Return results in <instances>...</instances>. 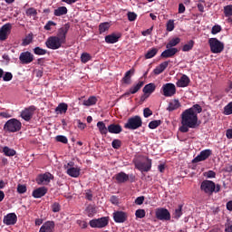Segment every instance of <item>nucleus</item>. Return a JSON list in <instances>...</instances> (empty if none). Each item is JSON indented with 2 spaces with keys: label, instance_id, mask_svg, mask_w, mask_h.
<instances>
[{
  "label": "nucleus",
  "instance_id": "44",
  "mask_svg": "<svg viewBox=\"0 0 232 232\" xmlns=\"http://www.w3.org/2000/svg\"><path fill=\"white\" fill-rule=\"evenodd\" d=\"M33 52L35 55H46V53H48V51H46L45 49H43L41 47H35L33 50Z\"/></svg>",
  "mask_w": 232,
  "mask_h": 232
},
{
  "label": "nucleus",
  "instance_id": "2",
  "mask_svg": "<svg viewBox=\"0 0 232 232\" xmlns=\"http://www.w3.org/2000/svg\"><path fill=\"white\" fill-rule=\"evenodd\" d=\"M70 31V24H65L63 27L59 28L56 35L50 36L45 41V46L49 50H59L63 44H66V35Z\"/></svg>",
  "mask_w": 232,
  "mask_h": 232
},
{
  "label": "nucleus",
  "instance_id": "54",
  "mask_svg": "<svg viewBox=\"0 0 232 232\" xmlns=\"http://www.w3.org/2000/svg\"><path fill=\"white\" fill-rule=\"evenodd\" d=\"M26 185H22V184H18L17 186V193H19L20 195H23L24 193H26Z\"/></svg>",
  "mask_w": 232,
  "mask_h": 232
},
{
  "label": "nucleus",
  "instance_id": "43",
  "mask_svg": "<svg viewBox=\"0 0 232 232\" xmlns=\"http://www.w3.org/2000/svg\"><path fill=\"white\" fill-rule=\"evenodd\" d=\"M194 44L195 42L193 40H190L188 44L183 45L182 52H189L190 50H193Z\"/></svg>",
  "mask_w": 232,
  "mask_h": 232
},
{
  "label": "nucleus",
  "instance_id": "33",
  "mask_svg": "<svg viewBox=\"0 0 232 232\" xmlns=\"http://www.w3.org/2000/svg\"><path fill=\"white\" fill-rule=\"evenodd\" d=\"M97 104V97L90 96L88 100L83 101V106H95Z\"/></svg>",
  "mask_w": 232,
  "mask_h": 232
},
{
  "label": "nucleus",
  "instance_id": "61",
  "mask_svg": "<svg viewBox=\"0 0 232 232\" xmlns=\"http://www.w3.org/2000/svg\"><path fill=\"white\" fill-rule=\"evenodd\" d=\"M206 177L207 179H215V177H217V173H215L213 170H208L206 172Z\"/></svg>",
  "mask_w": 232,
  "mask_h": 232
},
{
  "label": "nucleus",
  "instance_id": "56",
  "mask_svg": "<svg viewBox=\"0 0 232 232\" xmlns=\"http://www.w3.org/2000/svg\"><path fill=\"white\" fill-rule=\"evenodd\" d=\"M219 32H222V27L220 25H214L211 30V34L217 35Z\"/></svg>",
  "mask_w": 232,
  "mask_h": 232
},
{
  "label": "nucleus",
  "instance_id": "40",
  "mask_svg": "<svg viewBox=\"0 0 232 232\" xmlns=\"http://www.w3.org/2000/svg\"><path fill=\"white\" fill-rule=\"evenodd\" d=\"M179 43L180 38H173L166 44V48H175L174 46H177V44H179Z\"/></svg>",
  "mask_w": 232,
  "mask_h": 232
},
{
  "label": "nucleus",
  "instance_id": "46",
  "mask_svg": "<svg viewBox=\"0 0 232 232\" xmlns=\"http://www.w3.org/2000/svg\"><path fill=\"white\" fill-rule=\"evenodd\" d=\"M224 115H232V102L224 107Z\"/></svg>",
  "mask_w": 232,
  "mask_h": 232
},
{
  "label": "nucleus",
  "instance_id": "11",
  "mask_svg": "<svg viewBox=\"0 0 232 232\" xmlns=\"http://www.w3.org/2000/svg\"><path fill=\"white\" fill-rule=\"evenodd\" d=\"M211 155H213V150L209 149L204 150L192 160V163L197 164L198 162H203V160H208V159H209Z\"/></svg>",
  "mask_w": 232,
  "mask_h": 232
},
{
  "label": "nucleus",
  "instance_id": "6",
  "mask_svg": "<svg viewBox=\"0 0 232 232\" xmlns=\"http://www.w3.org/2000/svg\"><path fill=\"white\" fill-rule=\"evenodd\" d=\"M108 224H110V218L108 217L94 218L89 222V226H91L92 228L98 229H102V227H106Z\"/></svg>",
  "mask_w": 232,
  "mask_h": 232
},
{
  "label": "nucleus",
  "instance_id": "41",
  "mask_svg": "<svg viewBox=\"0 0 232 232\" xmlns=\"http://www.w3.org/2000/svg\"><path fill=\"white\" fill-rule=\"evenodd\" d=\"M172 216H173V218H175L176 220H179V218L182 217V205H179V208L175 209Z\"/></svg>",
  "mask_w": 232,
  "mask_h": 232
},
{
  "label": "nucleus",
  "instance_id": "28",
  "mask_svg": "<svg viewBox=\"0 0 232 232\" xmlns=\"http://www.w3.org/2000/svg\"><path fill=\"white\" fill-rule=\"evenodd\" d=\"M155 90H157V85H155L153 82H150L144 86L142 92L145 93V95H151Z\"/></svg>",
  "mask_w": 232,
  "mask_h": 232
},
{
  "label": "nucleus",
  "instance_id": "7",
  "mask_svg": "<svg viewBox=\"0 0 232 232\" xmlns=\"http://www.w3.org/2000/svg\"><path fill=\"white\" fill-rule=\"evenodd\" d=\"M200 190L203 191L205 195L211 197V195L215 193V182L208 179L203 180L200 185Z\"/></svg>",
  "mask_w": 232,
  "mask_h": 232
},
{
  "label": "nucleus",
  "instance_id": "50",
  "mask_svg": "<svg viewBox=\"0 0 232 232\" xmlns=\"http://www.w3.org/2000/svg\"><path fill=\"white\" fill-rule=\"evenodd\" d=\"M2 77H3V81H5V82H8L12 81V79H14V74H12V72H7Z\"/></svg>",
  "mask_w": 232,
  "mask_h": 232
},
{
  "label": "nucleus",
  "instance_id": "34",
  "mask_svg": "<svg viewBox=\"0 0 232 232\" xmlns=\"http://www.w3.org/2000/svg\"><path fill=\"white\" fill-rule=\"evenodd\" d=\"M34 41V34H28L22 41V46H28Z\"/></svg>",
  "mask_w": 232,
  "mask_h": 232
},
{
  "label": "nucleus",
  "instance_id": "29",
  "mask_svg": "<svg viewBox=\"0 0 232 232\" xmlns=\"http://www.w3.org/2000/svg\"><path fill=\"white\" fill-rule=\"evenodd\" d=\"M97 128L101 135H102L103 137H106V135H108V132H109L108 127H106V123H104V121H98Z\"/></svg>",
  "mask_w": 232,
  "mask_h": 232
},
{
  "label": "nucleus",
  "instance_id": "26",
  "mask_svg": "<svg viewBox=\"0 0 232 232\" xmlns=\"http://www.w3.org/2000/svg\"><path fill=\"white\" fill-rule=\"evenodd\" d=\"M134 73H135V69H130L127 71L121 79V82H123V84H131V75H134Z\"/></svg>",
  "mask_w": 232,
  "mask_h": 232
},
{
  "label": "nucleus",
  "instance_id": "17",
  "mask_svg": "<svg viewBox=\"0 0 232 232\" xmlns=\"http://www.w3.org/2000/svg\"><path fill=\"white\" fill-rule=\"evenodd\" d=\"M3 222L5 226H14V224H17V215L15 213H9L4 217Z\"/></svg>",
  "mask_w": 232,
  "mask_h": 232
},
{
  "label": "nucleus",
  "instance_id": "5",
  "mask_svg": "<svg viewBox=\"0 0 232 232\" xmlns=\"http://www.w3.org/2000/svg\"><path fill=\"white\" fill-rule=\"evenodd\" d=\"M208 45L212 53H222L224 52V43L217 38H209Z\"/></svg>",
  "mask_w": 232,
  "mask_h": 232
},
{
  "label": "nucleus",
  "instance_id": "59",
  "mask_svg": "<svg viewBox=\"0 0 232 232\" xmlns=\"http://www.w3.org/2000/svg\"><path fill=\"white\" fill-rule=\"evenodd\" d=\"M128 15V20L130 21V22H133L137 19V14L133 13V12H129L127 14Z\"/></svg>",
  "mask_w": 232,
  "mask_h": 232
},
{
  "label": "nucleus",
  "instance_id": "63",
  "mask_svg": "<svg viewBox=\"0 0 232 232\" xmlns=\"http://www.w3.org/2000/svg\"><path fill=\"white\" fill-rule=\"evenodd\" d=\"M110 202H111V204H114V206H117V204H119V198L117 196H111L110 198Z\"/></svg>",
  "mask_w": 232,
  "mask_h": 232
},
{
  "label": "nucleus",
  "instance_id": "20",
  "mask_svg": "<svg viewBox=\"0 0 232 232\" xmlns=\"http://www.w3.org/2000/svg\"><path fill=\"white\" fill-rule=\"evenodd\" d=\"M179 53V49L178 48H167V50L163 51L160 54V57L162 59H169L170 57H173Z\"/></svg>",
  "mask_w": 232,
  "mask_h": 232
},
{
  "label": "nucleus",
  "instance_id": "1",
  "mask_svg": "<svg viewBox=\"0 0 232 232\" xmlns=\"http://www.w3.org/2000/svg\"><path fill=\"white\" fill-rule=\"evenodd\" d=\"M198 113H202V106L195 104L192 107L186 109L181 113V124L190 127L192 130L198 128Z\"/></svg>",
  "mask_w": 232,
  "mask_h": 232
},
{
  "label": "nucleus",
  "instance_id": "10",
  "mask_svg": "<svg viewBox=\"0 0 232 232\" xmlns=\"http://www.w3.org/2000/svg\"><path fill=\"white\" fill-rule=\"evenodd\" d=\"M37 108L34 105H31L21 111L20 117L26 122H30Z\"/></svg>",
  "mask_w": 232,
  "mask_h": 232
},
{
  "label": "nucleus",
  "instance_id": "19",
  "mask_svg": "<svg viewBox=\"0 0 232 232\" xmlns=\"http://www.w3.org/2000/svg\"><path fill=\"white\" fill-rule=\"evenodd\" d=\"M55 231V222L46 221L40 227L39 232H53Z\"/></svg>",
  "mask_w": 232,
  "mask_h": 232
},
{
  "label": "nucleus",
  "instance_id": "31",
  "mask_svg": "<svg viewBox=\"0 0 232 232\" xmlns=\"http://www.w3.org/2000/svg\"><path fill=\"white\" fill-rule=\"evenodd\" d=\"M68 14V8L66 6H60L56 9H54L53 15L55 17H61L62 15H66Z\"/></svg>",
  "mask_w": 232,
  "mask_h": 232
},
{
  "label": "nucleus",
  "instance_id": "62",
  "mask_svg": "<svg viewBox=\"0 0 232 232\" xmlns=\"http://www.w3.org/2000/svg\"><path fill=\"white\" fill-rule=\"evenodd\" d=\"M189 126L182 124V126L179 128V131H181V133H188V131H189Z\"/></svg>",
  "mask_w": 232,
  "mask_h": 232
},
{
  "label": "nucleus",
  "instance_id": "36",
  "mask_svg": "<svg viewBox=\"0 0 232 232\" xmlns=\"http://www.w3.org/2000/svg\"><path fill=\"white\" fill-rule=\"evenodd\" d=\"M55 111L58 113H66V111H68V104L62 102L60 103L56 109Z\"/></svg>",
  "mask_w": 232,
  "mask_h": 232
},
{
  "label": "nucleus",
  "instance_id": "45",
  "mask_svg": "<svg viewBox=\"0 0 232 232\" xmlns=\"http://www.w3.org/2000/svg\"><path fill=\"white\" fill-rule=\"evenodd\" d=\"M81 61H82V63L86 64V63H88V61H92V55H90V53H82L81 55Z\"/></svg>",
  "mask_w": 232,
  "mask_h": 232
},
{
  "label": "nucleus",
  "instance_id": "15",
  "mask_svg": "<svg viewBox=\"0 0 232 232\" xmlns=\"http://www.w3.org/2000/svg\"><path fill=\"white\" fill-rule=\"evenodd\" d=\"M112 217L116 224H124L128 220V214L121 210L113 212Z\"/></svg>",
  "mask_w": 232,
  "mask_h": 232
},
{
  "label": "nucleus",
  "instance_id": "48",
  "mask_svg": "<svg viewBox=\"0 0 232 232\" xmlns=\"http://www.w3.org/2000/svg\"><path fill=\"white\" fill-rule=\"evenodd\" d=\"M225 17H231L232 15V5L224 7Z\"/></svg>",
  "mask_w": 232,
  "mask_h": 232
},
{
  "label": "nucleus",
  "instance_id": "47",
  "mask_svg": "<svg viewBox=\"0 0 232 232\" xmlns=\"http://www.w3.org/2000/svg\"><path fill=\"white\" fill-rule=\"evenodd\" d=\"M25 14L27 15V17L35 16V15H37V9H35L34 7L28 8L25 11Z\"/></svg>",
  "mask_w": 232,
  "mask_h": 232
},
{
  "label": "nucleus",
  "instance_id": "23",
  "mask_svg": "<svg viewBox=\"0 0 232 232\" xmlns=\"http://www.w3.org/2000/svg\"><path fill=\"white\" fill-rule=\"evenodd\" d=\"M121 37V34H111L105 36V43L107 44H115V43H119V38Z\"/></svg>",
  "mask_w": 232,
  "mask_h": 232
},
{
  "label": "nucleus",
  "instance_id": "13",
  "mask_svg": "<svg viewBox=\"0 0 232 232\" xmlns=\"http://www.w3.org/2000/svg\"><path fill=\"white\" fill-rule=\"evenodd\" d=\"M34 56L29 51L23 52L19 55V61L21 64H30L34 63Z\"/></svg>",
  "mask_w": 232,
  "mask_h": 232
},
{
  "label": "nucleus",
  "instance_id": "24",
  "mask_svg": "<svg viewBox=\"0 0 232 232\" xmlns=\"http://www.w3.org/2000/svg\"><path fill=\"white\" fill-rule=\"evenodd\" d=\"M115 179L118 184H124V182H128L130 180V176L121 171L115 175Z\"/></svg>",
  "mask_w": 232,
  "mask_h": 232
},
{
  "label": "nucleus",
  "instance_id": "42",
  "mask_svg": "<svg viewBox=\"0 0 232 232\" xmlns=\"http://www.w3.org/2000/svg\"><path fill=\"white\" fill-rule=\"evenodd\" d=\"M110 30V24L109 23H102L99 25V32L100 34H104V32H108Z\"/></svg>",
  "mask_w": 232,
  "mask_h": 232
},
{
  "label": "nucleus",
  "instance_id": "52",
  "mask_svg": "<svg viewBox=\"0 0 232 232\" xmlns=\"http://www.w3.org/2000/svg\"><path fill=\"white\" fill-rule=\"evenodd\" d=\"M111 146L114 150H119V148L122 146V141H121V140H113L111 142Z\"/></svg>",
  "mask_w": 232,
  "mask_h": 232
},
{
  "label": "nucleus",
  "instance_id": "18",
  "mask_svg": "<svg viewBox=\"0 0 232 232\" xmlns=\"http://www.w3.org/2000/svg\"><path fill=\"white\" fill-rule=\"evenodd\" d=\"M189 82H191L189 77L183 74L176 82V86H178V88H188V86H189Z\"/></svg>",
  "mask_w": 232,
  "mask_h": 232
},
{
  "label": "nucleus",
  "instance_id": "22",
  "mask_svg": "<svg viewBox=\"0 0 232 232\" xmlns=\"http://www.w3.org/2000/svg\"><path fill=\"white\" fill-rule=\"evenodd\" d=\"M109 133H112L114 135H119L122 131V126L121 124L112 123L108 126Z\"/></svg>",
  "mask_w": 232,
  "mask_h": 232
},
{
  "label": "nucleus",
  "instance_id": "60",
  "mask_svg": "<svg viewBox=\"0 0 232 232\" xmlns=\"http://www.w3.org/2000/svg\"><path fill=\"white\" fill-rule=\"evenodd\" d=\"M135 204H137V206H142V204H144V196L138 197L135 199Z\"/></svg>",
  "mask_w": 232,
  "mask_h": 232
},
{
  "label": "nucleus",
  "instance_id": "30",
  "mask_svg": "<svg viewBox=\"0 0 232 232\" xmlns=\"http://www.w3.org/2000/svg\"><path fill=\"white\" fill-rule=\"evenodd\" d=\"M180 106V102H179V100H173L169 102L167 111H175V110H179Z\"/></svg>",
  "mask_w": 232,
  "mask_h": 232
},
{
  "label": "nucleus",
  "instance_id": "55",
  "mask_svg": "<svg viewBox=\"0 0 232 232\" xmlns=\"http://www.w3.org/2000/svg\"><path fill=\"white\" fill-rule=\"evenodd\" d=\"M52 211L53 213H59L61 211V204H59V202H54L52 205Z\"/></svg>",
  "mask_w": 232,
  "mask_h": 232
},
{
  "label": "nucleus",
  "instance_id": "35",
  "mask_svg": "<svg viewBox=\"0 0 232 232\" xmlns=\"http://www.w3.org/2000/svg\"><path fill=\"white\" fill-rule=\"evenodd\" d=\"M3 153L5 155V157H14L16 155V151L14 149H10L9 147L5 146L3 148Z\"/></svg>",
  "mask_w": 232,
  "mask_h": 232
},
{
  "label": "nucleus",
  "instance_id": "39",
  "mask_svg": "<svg viewBox=\"0 0 232 232\" xmlns=\"http://www.w3.org/2000/svg\"><path fill=\"white\" fill-rule=\"evenodd\" d=\"M161 124H162V121L154 120L149 123V128L150 130H157V128H159V126H160Z\"/></svg>",
  "mask_w": 232,
  "mask_h": 232
},
{
  "label": "nucleus",
  "instance_id": "27",
  "mask_svg": "<svg viewBox=\"0 0 232 232\" xmlns=\"http://www.w3.org/2000/svg\"><path fill=\"white\" fill-rule=\"evenodd\" d=\"M168 66H169V61L163 62L153 70V73L155 75H160Z\"/></svg>",
  "mask_w": 232,
  "mask_h": 232
},
{
  "label": "nucleus",
  "instance_id": "64",
  "mask_svg": "<svg viewBox=\"0 0 232 232\" xmlns=\"http://www.w3.org/2000/svg\"><path fill=\"white\" fill-rule=\"evenodd\" d=\"M225 232H232V223L225 225Z\"/></svg>",
  "mask_w": 232,
  "mask_h": 232
},
{
  "label": "nucleus",
  "instance_id": "37",
  "mask_svg": "<svg viewBox=\"0 0 232 232\" xmlns=\"http://www.w3.org/2000/svg\"><path fill=\"white\" fill-rule=\"evenodd\" d=\"M157 53H159V49L152 48V49L149 50L147 52V53H145V59H153V57H155V55H157Z\"/></svg>",
  "mask_w": 232,
  "mask_h": 232
},
{
  "label": "nucleus",
  "instance_id": "25",
  "mask_svg": "<svg viewBox=\"0 0 232 232\" xmlns=\"http://www.w3.org/2000/svg\"><path fill=\"white\" fill-rule=\"evenodd\" d=\"M66 173L67 175H69V177H72V179H78V177L81 175V168L74 167L67 169Z\"/></svg>",
  "mask_w": 232,
  "mask_h": 232
},
{
  "label": "nucleus",
  "instance_id": "58",
  "mask_svg": "<svg viewBox=\"0 0 232 232\" xmlns=\"http://www.w3.org/2000/svg\"><path fill=\"white\" fill-rule=\"evenodd\" d=\"M52 26H57V24L53 21H48L47 24L44 25V30H52Z\"/></svg>",
  "mask_w": 232,
  "mask_h": 232
},
{
  "label": "nucleus",
  "instance_id": "53",
  "mask_svg": "<svg viewBox=\"0 0 232 232\" xmlns=\"http://www.w3.org/2000/svg\"><path fill=\"white\" fill-rule=\"evenodd\" d=\"M135 215L137 218H144V217H146V210L137 209Z\"/></svg>",
  "mask_w": 232,
  "mask_h": 232
},
{
  "label": "nucleus",
  "instance_id": "3",
  "mask_svg": "<svg viewBox=\"0 0 232 232\" xmlns=\"http://www.w3.org/2000/svg\"><path fill=\"white\" fill-rule=\"evenodd\" d=\"M21 128H23V123L19 120L13 118L5 123L4 131H7V133H17V131H21Z\"/></svg>",
  "mask_w": 232,
  "mask_h": 232
},
{
  "label": "nucleus",
  "instance_id": "14",
  "mask_svg": "<svg viewBox=\"0 0 232 232\" xmlns=\"http://www.w3.org/2000/svg\"><path fill=\"white\" fill-rule=\"evenodd\" d=\"M10 34H12V24L10 23L5 24L0 28V41H6Z\"/></svg>",
  "mask_w": 232,
  "mask_h": 232
},
{
  "label": "nucleus",
  "instance_id": "38",
  "mask_svg": "<svg viewBox=\"0 0 232 232\" xmlns=\"http://www.w3.org/2000/svg\"><path fill=\"white\" fill-rule=\"evenodd\" d=\"M87 216L92 218L97 214V208L93 206H88L85 209Z\"/></svg>",
  "mask_w": 232,
  "mask_h": 232
},
{
  "label": "nucleus",
  "instance_id": "57",
  "mask_svg": "<svg viewBox=\"0 0 232 232\" xmlns=\"http://www.w3.org/2000/svg\"><path fill=\"white\" fill-rule=\"evenodd\" d=\"M151 115H153V111H151V109L145 108L143 110V117H145V119H148V117H151Z\"/></svg>",
  "mask_w": 232,
  "mask_h": 232
},
{
  "label": "nucleus",
  "instance_id": "12",
  "mask_svg": "<svg viewBox=\"0 0 232 232\" xmlns=\"http://www.w3.org/2000/svg\"><path fill=\"white\" fill-rule=\"evenodd\" d=\"M135 168L141 173H148L151 169V160L147 159L145 161H137L135 162Z\"/></svg>",
  "mask_w": 232,
  "mask_h": 232
},
{
  "label": "nucleus",
  "instance_id": "32",
  "mask_svg": "<svg viewBox=\"0 0 232 232\" xmlns=\"http://www.w3.org/2000/svg\"><path fill=\"white\" fill-rule=\"evenodd\" d=\"M143 86L144 82H139L137 84H134L130 88L129 94L131 93V95H135V93H137V92H139V90H140V88H142Z\"/></svg>",
  "mask_w": 232,
  "mask_h": 232
},
{
  "label": "nucleus",
  "instance_id": "16",
  "mask_svg": "<svg viewBox=\"0 0 232 232\" xmlns=\"http://www.w3.org/2000/svg\"><path fill=\"white\" fill-rule=\"evenodd\" d=\"M53 180V175L50 172L39 175L37 179V184H50Z\"/></svg>",
  "mask_w": 232,
  "mask_h": 232
},
{
  "label": "nucleus",
  "instance_id": "51",
  "mask_svg": "<svg viewBox=\"0 0 232 232\" xmlns=\"http://www.w3.org/2000/svg\"><path fill=\"white\" fill-rule=\"evenodd\" d=\"M173 30H175V22L169 20L167 23V32H173Z\"/></svg>",
  "mask_w": 232,
  "mask_h": 232
},
{
  "label": "nucleus",
  "instance_id": "21",
  "mask_svg": "<svg viewBox=\"0 0 232 232\" xmlns=\"http://www.w3.org/2000/svg\"><path fill=\"white\" fill-rule=\"evenodd\" d=\"M48 193V188L46 187H40L33 190L32 196L34 198H43L44 195Z\"/></svg>",
  "mask_w": 232,
  "mask_h": 232
},
{
  "label": "nucleus",
  "instance_id": "49",
  "mask_svg": "<svg viewBox=\"0 0 232 232\" xmlns=\"http://www.w3.org/2000/svg\"><path fill=\"white\" fill-rule=\"evenodd\" d=\"M56 142H62V144H68V138L66 136L58 135L55 137Z\"/></svg>",
  "mask_w": 232,
  "mask_h": 232
},
{
  "label": "nucleus",
  "instance_id": "4",
  "mask_svg": "<svg viewBox=\"0 0 232 232\" xmlns=\"http://www.w3.org/2000/svg\"><path fill=\"white\" fill-rule=\"evenodd\" d=\"M123 128L125 130H139V128H142V118L139 115L129 118Z\"/></svg>",
  "mask_w": 232,
  "mask_h": 232
},
{
  "label": "nucleus",
  "instance_id": "8",
  "mask_svg": "<svg viewBox=\"0 0 232 232\" xmlns=\"http://www.w3.org/2000/svg\"><path fill=\"white\" fill-rule=\"evenodd\" d=\"M160 92L164 97H173L177 93V87L173 83H165L162 85Z\"/></svg>",
  "mask_w": 232,
  "mask_h": 232
},
{
  "label": "nucleus",
  "instance_id": "9",
  "mask_svg": "<svg viewBox=\"0 0 232 232\" xmlns=\"http://www.w3.org/2000/svg\"><path fill=\"white\" fill-rule=\"evenodd\" d=\"M156 218H158V220H162V221H169L171 220V213H169V210H168V208H160L156 209Z\"/></svg>",
  "mask_w": 232,
  "mask_h": 232
}]
</instances>
